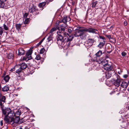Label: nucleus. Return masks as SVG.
I'll list each match as a JSON object with an SVG mask.
<instances>
[{"instance_id":"9b49d317","label":"nucleus","mask_w":129,"mask_h":129,"mask_svg":"<svg viewBox=\"0 0 129 129\" xmlns=\"http://www.w3.org/2000/svg\"><path fill=\"white\" fill-rule=\"evenodd\" d=\"M84 30L85 31H88L89 33H92L95 34H97L98 31L97 29L92 28L85 29Z\"/></svg>"},{"instance_id":"864d4df0","label":"nucleus","mask_w":129,"mask_h":129,"mask_svg":"<svg viewBox=\"0 0 129 129\" xmlns=\"http://www.w3.org/2000/svg\"><path fill=\"white\" fill-rule=\"evenodd\" d=\"M15 69L14 68H13L11 70V71H14Z\"/></svg>"},{"instance_id":"dca6fc26","label":"nucleus","mask_w":129,"mask_h":129,"mask_svg":"<svg viewBox=\"0 0 129 129\" xmlns=\"http://www.w3.org/2000/svg\"><path fill=\"white\" fill-rule=\"evenodd\" d=\"M96 61L100 63H102L103 65L106 64L108 63V60L106 59H104L103 60H102V59L101 60L100 59H96Z\"/></svg>"},{"instance_id":"c03bdc74","label":"nucleus","mask_w":129,"mask_h":129,"mask_svg":"<svg viewBox=\"0 0 129 129\" xmlns=\"http://www.w3.org/2000/svg\"><path fill=\"white\" fill-rule=\"evenodd\" d=\"M106 36L109 39L112 38L111 36L110 35H106Z\"/></svg>"},{"instance_id":"20e7f679","label":"nucleus","mask_w":129,"mask_h":129,"mask_svg":"<svg viewBox=\"0 0 129 129\" xmlns=\"http://www.w3.org/2000/svg\"><path fill=\"white\" fill-rule=\"evenodd\" d=\"M6 102V98L5 96L3 95L0 93V106L1 107H4L3 104Z\"/></svg>"},{"instance_id":"09e8293b","label":"nucleus","mask_w":129,"mask_h":129,"mask_svg":"<svg viewBox=\"0 0 129 129\" xmlns=\"http://www.w3.org/2000/svg\"><path fill=\"white\" fill-rule=\"evenodd\" d=\"M54 27L56 29V30L57 29L59 30V27L58 26H57Z\"/></svg>"},{"instance_id":"4c0bfd02","label":"nucleus","mask_w":129,"mask_h":129,"mask_svg":"<svg viewBox=\"0 0 129 129\" xmlns=\"http://www.w3.org/2000/svg\"><path fill=\"white\" fill-rule=\"evenodd\" d=\"M21 111L19 110H18L16 112V114L19 116L21 115Z\"/></svg>"},{"instance_id":"f3484780","label":"nucleus","mask_w":129,"mask_h":129,"mask_svg":"<svg viewBox=\"0 0 129 129\" xmlns=\"http://www.w3.org/2000/svg\"><path fill=\"white\" fill-rule=\"evenodd\" d=\"M13 117L11 118V121H12V124H13L14 123H18L19 120V117H17L14 119Z\"/></svg>"},{"instance_id":"2eb2a0df","label":"nucleus","mask_w":129,"mask_h":129,"mask_svg":"<svg viewBox=\"0 0 129 129\" xmlns=\"http://www.w3.org/2000/svg\"><path fill=\"white\" fill-rule=\"evenodd\" d=\"M122 81L120 79H117L114 80L113 84L116 86L118 87L120 85V83Z\"/></svg>"},{"instance_id":"c756f323","label":"nucleus","mask_w":129,"mask_h":129,"mask_svg":"<svg viewBox=\"0 0 129 129\" xmlns=\"http://www.w3.org/2000/svg\"><path fill=\"white\" fill-rule=\"evenodd\" d=\"M4 30L3 28L0 26V36H2Z\"/></svg>"},{"instance_id":"a19ab883","label":"nucleus","mask_w":129,"mask_h":129,"mask_svg":"<svg viewBox=\"0 0 129 129\" xmlns=\"http://www.w3.org/2000/svg\"><path fill=\"white\" fill-rule=\"evenodd\" d=\"M85 45L87 48H89L91 47L89 46V44L88 43V42H87L85 44Z\"/></svg>"},{"instance_id":"e433bc0d","label":"nucleus","mask_w":129,"mask_h":129,"mask_svg":"<svg viewBox=\"0 0 129 129\" xmlns=\"http://www.w3.org/2000/svg\"><path fill=\"white\" fill-rule=\"evenodd\" d=\"M100 39H101L103 40L102 42H103L104 41H106V40L105 39V37H103L102 36H100Z\"/></svg>"},{"instance_id":"5fc2aeb1","label":"nucleus","mask_w":129,"mask_h":129,"mask_svg":"<svg viewBox=\"0 0 129 129\" xmlns=\"http://www.w3.org/2000/svg\"><path fill=\"white\" fill-rule=\"evenodd\" d=\"M68 45H70V42H68Z\"/></svg>"},{"instance_id":"c85d7f7f","label":"nucleus","mask_w":129,"mask_h":129,"mask_svg":"<svg viewBox=\"0 0 129 129\" xmlns=\"http://www.w3.org/2000/svg\"><path fill=\"white\" fill-rule=\"evenodd\" d=\"M23 70L20 67L18 69L16 70V72L18 74H19Z\"/></svg>"},{"instance_id":"7ed1b4c3","label":"nucleus","mask_w":129,"mask_h":129,"mask_svg":"<svg viewBox=\"0 0 129 129\" xmlns=\"http://www.w3.org/2000/svg\"><path fill=\"white\" fill-rule=\"evenodd\" d=\"M32 53V51H29L27 52L25 56L23 57L22 60H25L26 61L31 59V55Z\"/></svg>"},{"instance_id":"f257e3e1","label":"nucleus","mask_w":129,"mask_h":129,"mask_svg":"<svg viewBox=\"0 0 129 129\" xmlns=\"http://www.w3.org/2000/svg\"><path fill=\"white\" fill-rule=\"evenodd\" d=\"M4 107H1L2 111V113L5 116H8L12 118L15 116L14 112L10 108H7L5 109Z\"/></svg>"},{"instance_id":"49530a36","label":"nucleus","mask_w":129,"mask_h":129,"mask_svg":"<svg viewBox=\"0 0 129 129\" xmlns=\"http://www.w3.org/2000/svg\"><path fill=\"white\" fill-rule=\"evenodd\" d=\"M1 3L4 2H6L7 1V0H0Z\"/></svg>"},{"instance_id":"7c9ffc66","label":"nucleus","mask_w":129,"mask_h":129,"mask_svg":"<svg viewBox=\"0 0 129 129\" xmlns=\"http://www.w3.org/2000/svg\"><path fill=\"white\" fill-rule=\"evenodd\" d=\"M3 27L4 29L6 30H9L8 27L5 24L3 25Z\"/></svg>"},{"instance_id":"cd10ccee","label":"nucleus","mask_w":129,"mask_h":129,"mask_svg":"<svg viewBox=\"0 0 129 129\" xmlns=\"http://www.w3.org/2000/svg\"><path fill=\"white\" fill-rule=\"evenodd\" d=\"M10 77L8 75H7L4 77V80L6 82H7L8 81Z\"/></svg>"},{"instance_id":"4d7b16f0","label":"nucleus","mask_w":129,"mask_h":129,"mask_svg":"<svg viewBox=\"0 0 129 129\" xmlns=\"http://www.w3.org/2000/svg\"><path fill=\"white\" fill-rule=\"evenodd\" d=\"M106 57L107 58L108 57V56H106Z\"/></svg>"},{"instance_id":"1a4fd4ad","label":"nucleus","mask_w":129,"mask_h":129,"mask_svg":"<svg viewBox=\"0 0 129 129\" xmlns=\"http://www.w3.org/2000/svg\"><path fill=\"white\" fill-rule=\"evenodd\" d=\"M71 20L70 18L68 16H64L63 17L61 21L60 22H63L64 24H66L67 22L70 21Z\"/></svg>"},{"instance_id":"9d476101","label":"nucleus","mask_w":129,"mask_h":129,"mask_svg":"<svg viewBox=\"0 0 129 129\" xmlns=\"http://www.w3.org/2000/svg\"><path fill=\"white\" fill-rule=\"evenodd\" d=\"M7 2L1 3L0 4V7L5 9H7L9 8L10 7V6Z\"/></svg>"},{"instance_id":"393cba45","label":"nucleus","mask_w":129,"mask_h":129,"mask_svg":"<svg viewBox=\"0 0 129 129\" xmlns=\"http://www.w3.org/2000/svg\"><path fill=\"white\" fill-rule=\"evenodd\" d=\"M46 4V3L45 2L40 3L39 5V6L40 7L42 8L45 6Z\"/></svg>"},{"instance_id":"72a5a7b5","label":"nucleus","mask_w":129,"mask_h":129,"mask_svg":"<svg viewBox=\"0 0 129 129\" xmlns=\"http://www.w3.org/2000/svg\"><path fill=\"white\" fill-rule=\"evenodd\" d=\"M56 30V29L54 27H53L51 29L50 31V33H52Z\"/></svg>"},{"instance_id":"b1692460","label":"nucleus","mask_w":129,"mask_h":129,"mask_svg":"<svg viewBox=\"0 0 129 129\" xmlns=\"http://www.w3.org/2000/svg\"><path fill=\"white\" fill-rule=\"evenodd\" d=\"M14 55L12 53H9L7 55L8 58L10 59H13L14 58Z\"/></svg>"},{"instance_id":"79ce46f5","label":"nucleus","mask_w":129,"mask_h":129,"mask_svg":"<svg viewBox=\"0 0 129 129\" xmlns=\"http://www.w3.org/2000/svg\"><path fill=\"white\" fill-rule=\"evenodd\" d=\"M126 54V53L124 52H123L121 53V55L123 56H125Z\"/></svg>"},{"instance_id":"6e6d98bb","label":"nucleus","mask_w":129,"mask_h":129,"mask_svg":"<svg viewBox=\"0 0 129 129\" xmlns=\"http://www.w3.org/2000/svg\"><path fill=\"white\" fill-rule=\"evenodd\" d=\"M128 109H129V106H128Z\"/></svg>"},{"instance_id":"a878e982","label":"nucleus","mask_w":129,"mask_h":129,"mask_svg":"<svg viewBox=\"0 0 129 129\" xmlns=\"http://www.w3.org/2000/svg\"><path fill=\"white\" fill-rule=\"evenodd\" d=\"M22 24H16V29L19 31L20 29Z\"/></svg>"},{"instance_id":"473e14b6","label":"nucleus","mask_w":129,"mask_h":129,"mask_svg":"<svg viewBox=\"0 0 129 129\" xmlns=\"http://www.w3.org/2000/svg\"><path fill=\"white\" fill-rule=\"evenodd\" d=\"M45 51V49L44 48H43L40 50V54H42L44 53Z\"/></svg>"},{"instance_id":"603ef678","label":"nucleus","mask_w":129,"mask_h":129,"mask_svg":"<svg viewBox=\"0 0 129 129\" xmlns=\"http://www.w3.org/2000/svg\"><path fill=\"white\" fill-rule=\"evenodd\" d=\"M124 24L125 26H126L127 25V22H125V21L124 22Z\"/></svg>"},{"instance_id":"a211bd4d","label":"nucleus","mask_w":129,"mask_h":129,"mask_svg":"<svg viewBox=\"0 0 129 129\" xmlns=\"http://www.w3.org/2000/svg\"><path fill=\"white\" fill-rule=\"evenodd\" d=\"M94 40L93 39H88L87 42L89 44V46H91L93 43Z\"/></svg>"},{"instance_id":"5701e85b","label":"nucleus","mask_w":129,"mask_h":129,"mask_svg":"<svg viewBox=\"0 0 129 129\" xmlns=\"http://www.w3.org/2000/svg\"><path fill=\"white\" fill-rule=\"evenodd\" d=\"M27 67L26 64L24 63H22L21 64V66L20 67L22 70L24 69Z\"/></svg>"},{"instance_id":"ea45409f","label":"nucleus","mask_w":129,"mask_h":129,"mask_svg":"<svg viewBox=\"0 0 129 129\" xmlns=\"http://www.w3.org/2000/svg\"><path fill=\"white\" fill-rule=\"evenodd\" d=\"M28 14L27 13H25L23 15V18H26L28 16Z\"/></svg>"},{"instance_id":"6e6552de","label":"nucleus","mask_w":129,"mask_h":129,"mask_svg":"<svg viewBox=\"0 0 129 129\" xmlns=\"http://www.w3.org/2000/svg\"><path fill=\"white\" fill-rule=\"evenodd\" d=\"M85 29H80L77 30L74 34L75 37H79L82 35L83 34V31H85Z\"/></svg>"},{"instance_id":"aec40b11","label":"nucleus","mask_w":129,"mask_h":129,"mask_svg":"<svg viewBox=\"0 0 129 129\" xmlns=\"http://www.w3.org/2000/svg\"><path fill=\"white\" fill-rule=\"evenodd\" d=\"M25 53V51L22 48H19L18 49V54L19 55H23Z\"/></svg>"},{"instance_id":"ddd939ff","label":"nucleus","mask_w":129,"mask_h":129,"mask_svg":"<svg viewBox=\"0 0 129 129\" xmlns=\"http://www.w3.org/2000/svg\"><path fill=\"white\" fill-rule=\"evenodd\" d=\"M114 71L112 70H108L106 73V77L107 78H109L112 76V74L114 73Z\"/></svg>"},{"instance_id":"423d86ee","label":"nucleus","mask_w":129,"mask_h":129,"mask_svg":"<svg viewBox=\"0 0 129 129\" xmlns=\"http://www.w3.org/2000/svg\"><path fill=\"white\" fill-rule=\"evenodd\" d=\"M121 87L119 89L120 91H122L123 90H125L128 86V84L125 81H121Z\"/></svg>"},{"instance_id":"4be33fe9","label":"nucleus","mask_w":129,"mask_h":129,"mask_svg":"<svg viewBox=\"0 0 129 129\" xmlns=\"http://www.w3.org/2000/svg\"><path fill=\"white\" fill-rule=\"evenodd\" d=\"M106 41H104L103 42L101 41L99 43V44L98 46V47L100 49H101L103 48L104 46V45Z\"/></svg>"},{"instance_id":"37998d69","label":"nucleus","mask_w":129,"mask_h":129,"mask_svg":"<svg viewBox=\"0 0 129 129\" xmlns=\"http://www.w3.org/2000/svg\"><path fill=\"white\" fill-rule=\"evenodd\" d=\"M45 39V38H43L41 40V41L39 42V44H41L42 43V42Z\"/></svg>"},{"instance_id":"2f4dec72","label":"nucleus","mask_w":129,"mask_h":129,"mask_svg":"<svg viewBox=\"0 0 129 129\" xmlns=\"http://www.w3.org/2000/svg\"><path fill=\"white\" fill-rule=\"evenodd\" d=\"M29 18H26L24 21V24H27L29 22Z\"/></svg>"},{"instance_id":"4468645a","label":"nucleus","mask_w":129,"mask_h":129,"mask_svg":"<svg viewBox=\"0 0 129 129\" xmlns=\"http://www.w3.org/2000/svg\"><path fill=\"white\" fill-rule=\"evenodd\" d=\"M11 118L8 116H5L4 120L6 123L12 124V121H11Z\"/></svg>"},{"instance_id":"0eeeda50","label":"nucleus","mask_w":129,"mask_h":129,"mask_svg":"<svg viewBox=\"0 0 129 129\" xmlns=\"http://www.w3.org/2000/svg\"><path fill=\"white\" fill-rule=\"evenodd\" d=\"M37 11L36 6L33 4H31L29 8V12L32 13L36 14L35 12Z\"/></svg>"},{"instance_id":"3c124183","label":"nucleus","mask_w":129,"mask_h":129,"mask_svg":"<svg viewBox=\"0 0 129 129\" xmlns=\"http://www.w3.org/2000/svg\"><path fill=\"white\" fill-rule=\"evenodd\" d=\"M0 123H1V125L2 126L3 125V121L2 120H1V121Z\"/></svg>"},{"instance_id":"f8f14e48","label":"nucleus","mask_w":129,"mask_h":129,"mask_svg":"<svg viewBox=\"0 0 129 129\" xmlns=\"http://www.w3.org/2000/svg\"><path fill=\"white\" fill-rule=\"evenodd\" d=\"M104 66V68L106 70H112L113 67L112 66L111 64H109L108 63L106 64H103Z\"/></svg>"},{"instance_id":"8fccbe9b","label":"nucleus","mask_w":129,"mask_h":129,"mask_svg":"<svg viewBox=\"0 0 129 129\" xmlns=\"http://www.w3.org/2000/svg\"><path fill=\"white\" fill-rule=\"evenodd\" d=\"M128 76L127 75H123V77L125 78H126L128 77Z\"/></svg>"},{"instance_id":"f03ea898","label":"nucleus","mask_w":129,"mask_h":129,"mask_svg":"<svg viewBox=\"0 0 129 129\" xmlns=\"http://www.w3.org/2000/svg\"><path fill=\"white\" fill-rule=\"evenodd\" d=\"M58 34V32H57ZM56 39L57 41V43L58 45H61L64 42H65V39H64V37L61 35H59L56 37Z\"/></svg>"},{"instance_id":"a18cd8bd","label":"nucleus","mask_w":129,"mask_h":129,"mask_svg":"<svg viewBox=\"0 0 129 129\" xmlns=\"http://www.w3.org/2000/svg\"><path fill=\"white\" fill-rule=\"evenodd\" d=\"M65 27H60L61 30L62 31H64L65 30Z\"/></svg>"},{"instance_id":"bb28decb","label":"nucleus","mask_w":129,"mask_h":129,"mask_svg":"<svg viewBox=\"0 0 129 129\" xmlns=\"http://www.w3.org/2000/svg\"><path fill=\"white\" fill-rule=\"evenodd\" d=\"M102 54V51L101 50H99L95 54V55L97 57H99Z\"/></svg>"},{"instance_id":"412c9836","label":"nucleus","mask_w":129,"mask_h":129,"mask_svg":"<svg viewBox=\"0 0 129 129\" xmlns=\"http://www.w3.org/2000/svg\"><path fill=\"white\" fill-rule=\"evenodd\" d=\"M9 87L8 85L4 86L2 88V91L4 92L8 91L9 90Z\"/></svg>"},{"instance_id":"58836bf2","label":"nucleus","mask_w":129,"mask_h":129,"mask_svg":"<svg viewBox=\"0 0 129 129\" xmlns=\"http://www.w3.org/2000/svg\"><path fill=\"white\" fill-rule=\"evenodd\" d=\"M64 24V25L63 24L60 25V27H66L67 26V24Z\"/></svg>"},{"instance_id":"6ab92c4d","label":"nucleus","mask_w":129,"mask_h":129,"mask_svg":"<svg viewBox=\"0 0 129 129\" xmlns=\"http://www.w3.org/2000/svg\"><path fill=\"white\" fill-rule=\"evenodd\" d=\"M53 38V35L51 34L47 38V42H48L49 44H51L53 43V41L52 39Z\"/></svg>"},{"instance_id":"de8ad7c7","label":"nucleus","mask_w":129,"mask_h":129,"mask_svg":"<svg viewBox=\"0 0 129 129\" xmlns=\"http://www.w3.org/2000/svg\"><path fill=\"white\" fill-rule=\"evenodd\" d=\"M72 30L71 29H68V31L69 33H71L72 31Z\"/></svg>"},{"instance_id":"f704fd0d","label":"nucleus","mask_w":129,"mask_h":129,"mask_svg":"<svg viewBox=\"0 0 129 129\" xmlns=\"http://www.w3.org/2000/svg\"><path fill=\"white\" fill-rule=\"evenodd\" d=\"M97 3L98 2L97 1L93 2L92 3V7H95L97 4Z\"/></svg>"},{"instance_id":"39448f33","label":"nucleus","mask_w":129,"mask_h":129,"mask_svg":"<svg viewBox=\"0 0 129 129\" xmlns=\"http://www.w3.org/2000/svg\"><path fill=\"white\" fill-rule=\"evenodd\" d=\"M64 37H67L66 38H65V39H66L65 41L68 42L71 41H72L73 38V36L72 35H70L68 34L67 33H64Z\"/></svg>"},{"instance_id":"c9c22d12","label":"nucleus","mask_w":129,"mask_h":129,"mask_svg":"<svg viewBox=\"0 0 129 129\" xmlns=\"http://www.w3.org/2000/svg\"><path fill=\"white\" fill-rule=\"evenodd\" d=\"M41 57L39 54L37 55L36 56L35 59L37 60H39L40 59Z\"/></svg>"}]
</instances>
